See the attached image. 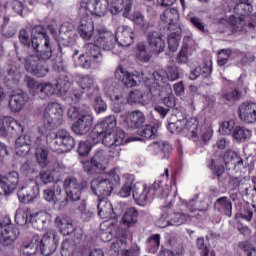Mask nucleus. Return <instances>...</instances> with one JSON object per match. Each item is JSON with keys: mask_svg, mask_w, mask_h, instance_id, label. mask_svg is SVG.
I'll use <instances>...</instances> for the list:
<instances>
[{"mask_svg": "<svg viewBox=\"0 0 256 256\" xmlns=\"http://www.w3.org/2000/svg\"><path fill=\"white\" fill-rule=\"evenodd\" d=\"M114 77L118 81H121L125 87H137L138 83L141 81L139 75L129 73L127 70L123 69V66L116 68Z\"/></svg>", "mask_w": 256, "mask_h": 256, "instance_id": "20", "label": "nucleus"}, {"mask_svg": "<svg viewBox=\"0 0 256 256\" xmlns=\"http://www.w3.org/2000/svg\"><path fill=\"white\" fill-rule=\"evenodd\" d=\"M39 250V234H34L31 239L24 238L18 251L21 256H35Z\"/></svg>", "mask_w": 256, "mask_h": 256, "instance_id": "19", "label": "nucleus"}, {"mask_svg": "<svg viewBox=\"0 0 256 256\" xmlns=\"http://www.w3.org/2000/svg\"><path fill=\"white\" fill-rule=\"evenodd\" d=\"M238 247L239 249H242L247 256H256V249L248 242H240Z\"/></svg>", "mask_w": 256, "mask_h": 256, "instance_id": "63", "label": "nucleus"}, {"mask_svg": "<svg viewBox=\"0 0 256 256\" xmlns=\"http://www.w3.org/2000/svg\"><path fill=\"white\" fill-rule=\"evenodd\" d=\"M21 171L26 177H33V175H37V167L31 162L24 163L21 167Z\"/></svg>", "mask_w": 256, "mask_h": 256, "instance_id": "55", "label": "nucleus"}, {"mask_svg": "<svg viewBox=\"0 0 256 256\" xmlns=\"http://www.w3.org/2000/svg\"><path fill=\"white\" fill-rule=\"evenodd\" d=\"M39 184L37 181L30 179L18 190L17 195L20 203H31L33 199L39 197Z\"/></svg>", "mask_w": 256, "mask_h": 256, "instance_id": "13", "label": "nucleus"}, {"mask_svg": "<svg viewBox=\"0 0 256 256\" xmlns=\"http://www.w3.org/2000/svg\"><path fill=\"white\" fill-rule=\"evenodd\" d=\"M233 54L231 48L221 49L217 53V65L218 67H225L229 63V58Z\"/></svg>", "mask_w": 256, "mask_h": 256, "instance_id": "48", "label": "nucleus"}, {"mask_svg": "<svg viewBox=\"0 0 256 256\" xmlns=\"http://www.w3.org/2000/svg\"><path fill=\"white\" fill-rule=\"evenodd\" d=\"M135 183V178L133 175H128L126 177V181L122 188L119 191V196L120 197H129L131 195V192L133 191V184Z\"/></svg>", "mask_w": 256, "mask_h": 256, "instance_id": "47", "label": "nucleus"}, {"mask_svg": "<svg viewBox=\"0 0 256 256\" xmlns=\"http://www.w3.org/2000/svg\"><path fill=\"white\" fill-rule=\"evenodd\" d=\"M162 217L167 220L168 225H175L176 227H179V225H185L189 219V215L183 212H174L172 214L168 213L162 215Z\"/></svg>", "mask_w": 256, "mask_h": 256, "instance_id": "34", "label": "nucleus"}, {"mask_svg": "<svg viewBox=\"0 0 256 256\" xmlns=\"http://www.w3.org/2000/svg\"><path fill=\"white\" fill-rule=\"evenodd\" d=\"M63 107L59 103H49L42 117V127L38 128L40 134L34 133L19 136L15 141L16 153L21 157L27 155L34 147H40L41 137L47 131H53L63 125Z\"/></svg>", "mask_w": 256, "mask_h": 256, "instance_id": "2", "label": "nucleus"}, {"mask_svg": "<svg viewBox=\"0 0 256 256\" xmlns=\"http://www.w3.org/2000/svg\"><path fill=\"white\" fill-rule=\"evenodd\" d=\"M87 97L89 99H94L93 107H94V111L97 114L105 113V111H107V103H105L103 98L99 96V88H94L93 94H88Z\"/></svg>", "mask_w": 256, "mask_h": 256, "instance_id": "36", "label": "nucleus"}, {"mask_svg": "<svg viewBox=\"0 0 256 256\" xmlns=\"http://www.w3.org/2000/svg\"><path fill=\"white\" fill-rule=\"evenodd\" d=\"M167 129L172 135H185V119L168 123Z\"/></svg>", "mask_w": 256, "mask_h": 256, "instance_id": "45", "label": "nucleus"}, {"mask_svg": "<svg viewBox=\"0 0 256 256\" xmlns=\"http://www.w3.org/2000/svg\"><path fill=\"white\" fill-rule=\"evenodd\" d=\"M49 219H51V216L45 211L30 214V223L32 227L38 231L45 229Z\"/></svg>", "mask_w": 256, "mask_h": 256, "instance_id": "28", "label": "nucleus"}, {"mask_svg": "<svg viewBox=\"0 0 256 256\" xmlns=\"http://www.w3.org/2000/svg\"><path fill=\"white\" fill-rule=\"evenodd\" d=\"M125 131L118 130L115 132H107L102 134L101 142L105 147L109 148L110 157L115 159V157H119L121 153V145L125 143Z\"/></svg>", "mask_w": 256, "mask_h": 256, "instance_id": "8", "label": "nucleus"}, {"mask_svg": "<svg viewBox=\"0 0 256 256\" xmlns=\"http://www.w3.org/2000/svg\"><path fill=\"white\" fill-rule=\"evenodd\" d=\"M113 180L111 179H96L91 183V189L96 197H110L113 193Z\"/></svg>", "mask_w": 256, "mask_h": 256, "instance_id": "18", "label": "nucleus"}, {"mask_svg": "<svg viewBox=\"0 0 256 256\" xmlns=\"http://www.w3.org/2000/svg\"><path fill=\"white\" fill-rule=\"evenodd\" d=\"M236 217L238 219H244V221H248V223H250L253 219V210L249 206H244Z\"/></svg>", "mask_w": 256, "mask_h": 256, "instance_id": "56", "label": "nucleus"}, {"mask_svg": "<svg viewBox=\"0 0 256 256\" xmlns=\"http://www.w3.org/2000/svg\"><path fill=\"white\" fill-rule=\"evenodd\" d=\"M235 130V120L224 121L220 124L219 131L222 135H233Z\"/></svg>", "mask_w": 256, "mask_h": 256, "instance_id": "52", "label": "nucleus"}, {"mask_svg": "<svg viewBox=\"0 0 256 256\" xmlns=\"http://www.w3.org/2000/svg\"><path fill=\"white\" fill-rule=\"evenodd\" d=\"M124 127H129L130 129H140V127H143V124L145 123V114L139 110L133 111L129 119H127V115H121L120 116Z\"/></svg>", "mask_w": 256, "mask_h": 256, "instance_id": "21", "label": "nucleus"}, {"mask_svg": "<svg viewBox=\"0 0 256 256\" xmlns=\"http://www.w3.org/2000/svg\"><path fill=\"white\" fill-rule=\"evenodd\" d=\"M148 45L153 53L159 55L165 51V40L156 31L149 32L147 35Z\"/></svg>", "mask_w": 256, "mask_h": 256, "instance_id": "27", "label": "nucleus"}, {"mask_svg": "<svg viewBox=\"0 0 256 256\" xmlns=\"http://www.w3.org/2000/svg\"><path fill=\"white\" fill-rule=\"evenodd\" d=\"M63 187L66 193V201H81V195L89 187V182L87 180L79 181L75 177H68L65 178Z\"/></svg>", "mask_w": 256, "mask_h": 256, "instance_id": "9", "label": "nucleus"}, {"mask_svg": "<svg viewBox=\"0 0 256 256\" xmlns=\"http://www.w3.org/2000/svg\"><path fill=\"white\" fill-rule=\"evenodd\" d=\"M98 217H101V219H107L111 213H113V205L107 197H98Z\"/></svg>", "mask_w": 256, "mask_h": 256, "instance_id": "35", "label": "nucleus"}, {"mask_svg": "<svg viewBox=\"0 0 256 256\" xmlns=\"http://www.w3.org/2000/svg\"><path fill=\"white\" fill-rule=\"evenodd\" d=\"M59 242L57 241V235L55 232L52 233V238L49 236V232L43 235V237L38 235V249L40 253L44 256L53 255L57 251Z\"/></svg>", "mask_w": 256, "mask_h": 256, "instance_id": "15", "label": "nucleus"}, {"mask_svg": "<svg viewBox=\"0 0 256 256\" xmlns=\"http://www.w3.org/2000/svg\"><path fill=\"white\" fill-rule=\"evenodd\" d=\"M215 207L221 215H225V217H233V203L229 200V197L222 196L216 199Z\"/></svg>", "mask_w": 256, "mask_h": 256, "instance_id": "30", "label": "nucleus"}, {"mask_svg": "<svg viewBox=\"0 0 256 256\" xmlns=\"http://www.w3.org/2000/svg\"><path fill=\"white\" fill-rule=\"evenodd\" d=\"M54 145H56L58 153H69L75 149V138L65 129L58 130L55 134Z\"/></svg>", "mask_w": 256, "mask_h": 256, "instance_id": "12", "label": "nucleus"}, {"mask_svg": "<svg viewBox=\"0 0 256 256\" xmlns=\"http://www.w3.org/2000/svg\"><path fill=\"white\" fill-rule=\"evenodd\" d=\"M101 49H103V48L95 42L94 43H86L84 45L85 54L88 57H91L94 60L103 58V54L101 53Z\"/></svg>", "mask_w": 256, "mask_h": 256, "instance_id": "41", "label": "nucleus"}, {"mask_svg": "<svg viewBox=\"0 0 256 256\" xmlns=\"http://www.w3.org/2000/svg\"><path fill=\"white\" fill-rule=\"evenodd\" d=\"M155 197H159L160 199L169 197V190L163 189L161 181H155L150 186L145 184L141 192L137 189L133 191V199L140 207H145V205H147L149 201H153Z\"/></svg>", "mask_w": 256, "mask_h": 256, "instance_id": "5", "label": "nucleus"}, {"mask_svg": "<svg viewBox=\"0 0 256 256\" xmlns=\"http://www.w3.org/2000/svg\"><path fill=\"white\" fill-rule=\"evenodd\" d=\"M33 149H35L36 161L38 165H40L42 169H45V167L49 165V160H48L49 151H47V149L43 145L42 136L40 137V146L38 147L36 146Z\"/></svg>", "mask_w": 256, "mask_h": 256, "instance_id": "32", "label": "nucleus"}, {"mask_svg": "<svg viewBox=\"0 0 256 256\" xmlns=\"http://www.w3.org/2000/svg\"><path fill=\"white\" fill-rule=\"evenodd\" d=\"M114 37L120 47H131L135 43V32L129 26L118 27Z\"/></svg>", "mask_w": 256, "mask_h": 256, "instance_id": "17", "label": "nucleus"}, {"mask_svg": "<svg viewBox=\"0 0 256 256\" xmlns=\"http://www.w3.org/2000/svg\"><path fill=\"white\" fill-rule=\"evenodd\" d=\"M80 6L85 9L86 13L96 15V17H105L107 14V5L101 3V1L81 2Z\"/></svg>", "mask_w": 256, "mask_h": 256, "instance_id": "24", "label": "nucleus"}, {"mask_svg": "<svg viewBox=\"0 0 256 256\" xmlns=\"http://www.w3.org/2000/svg\"><path fill=\"white\" fill-rule=\"evenodd\" d=\"M136 57L143 63H149L151 61V52L147 50L145 42H140L136 46Z\"/></svg>", "mask_w": 256, "mask_h": 256, "instance_id": "44", "label": "nucleus"}, {"mask_svg": "<svg viewBox=\"0 0 256 256\" xmlns=\"http://www.w3.org/2000/svg\"><path fill=\"white\" fill-rule=\"evenodd\" d=\"M33 37H29L26 29L19 31L18 39L24 47L33 49L34 54L24 58V68L27 73L34 77L43 78L49 74V61L53 57V43L51 37L47 34L45 26H35L32 30Z\"/></svg>", "mask_w": 256, "mask_h": 256, "instance_id": "1", "label": "nucleus"}, {"mask_svg": "<svg viewBox=\"0 0 256 256\" xmlns=\"http://www.w3.org/2000/svg\"><path fill=\"white\" fill-rule=\"evenodd\" d=\"M76 82L80 89H74L71 92L68 91L69 97L74 104L79 103L85 91L92 90V92L88 93V95H93V89H97V87H95V80L93 77H91V75H80Z\"/></svg>", "mask_w": 256, "mask_h": 256, "instance_id": "10", "label": "nucleus"}, {"mask_svg": "<svg viewBox=\"0 0 256 256\" xmlns=\"http://www.w3.org/2000/svg\"><path fill=\"white\" fill-rule=\"evenodd\" d=\"M128 101L130 104L143 103V92L141 90H133L128 94Z\"/></svg>", "mask_w": 256, "mask_h": 256, "instance_id": "60", "label": "nucleus"}, {"mask_svg": "<svg viewBox=\"0 0 256 256\" xmlns=\"http://www.w3.org/2000/svg\"><path fill=\"white\" fill-rule=\"evenodd\" d=\"M110 5V12L112 15L123 12V17H129L132 8L131 0H106Z\"/></svg>", "mask_w": 256, "mask_h": 256, "instance_id": "26", "label": "nucleus"}, {"mask_svg": "<svg viewBox=\"0 0 256 256\" xmlns=\"http://www.w3.org/2000/svg\"><path fill=\"white\" fill-rule=\"evenodd\" d=\"M19 227L17 226H7L1 231L0 234V245L4 247H9L17 241V237L20 235Z\"/></svg>", "mask_w": 256, "mask_h": 256, "instance_id": "23", "label": "nucleus"}, {"mask_svg": "<svg viewBox=\"0 0 256 256\" xmlns=\"http://www.w3.org/2000/svg\"><path fill=\"white\" fill-rule=\"evenodd\" d=\"M109 157L111 156L107 155L105 150H95L91 159L81 161L84 173H87V175H99L101 171L107 169V165H109Z\"/></svg>", "mask_w": 256, "mask_h": 256, "instance_id": "7", "label": "nucleus"}, {"mask_svg": "<svg viewBox=\"0 0 256 256\" xmlns=\"http://www.w3.org/2000/svg\"><path fill=\"white\" fill-rule=\"evenodd\" d=\"M184 135H186V137H191L192 139H197V137H199V118L191 117L188 120H185Z\"/></svg>", "mask_w": 256, "mask_h": 256, "instance_id": "31", "label": "nucleus"}, {"mask_svg": "<svg viewBox=\"0 0 256 256\" xmlns=\"http://www.w3.org/2000/svg\"><path fill=\"white\" fill-rule=\"evenodd\" d=\"M139 219V211L137 208H128L122 216V223L126 227H133Z\"/></svg>", "mask_w": 256, "mask_h": 256, "instance_id": "38", "label": "nucleus"}, {"mask_svg": "<svg viewBox=\"0 0 256 256\" xmlns=\"http://www.w3.org/2000/svg\"><path fill=\"white\" fill-rule=\"evenodd\" d=\"M68 117L69 119H72V121L76 120L71 127L75 135L83 136L91 131V127H93V116L91 115L89 107H71L68 110Z\"/></svg>", "mask_w": 256, "mask_h": 256, "instance_id": "4", "label": "nucleus"}, {"mask_svg": "<svg viewBox=\"0 0 256 256\" xmlns=\"http://www.w3.org/2000/svg\"><path fill=\"white\" fill-rule=\"evenodd\" d=\"M29 101V96L27 93L20 91L19 93H13L10 96L8 107L12 113H19L23 107H25V103Z\"/></svg>", "mask_w": 256, "mask_h": 256, "instance_id": "25", "label": "nucleus"}, {"mask_svg": "<svg viewBox=\"0 0 256 256\" xmlns=\"http://www.w3.org/2000/svg\"><path fill=\"white\" fill-rule=\"evenodd\" d=\"M148 253H157L161 247V234H152L146 240Z\"/></svg>", "mask_w": 256, "mask_h": 256, "instance_id": "42", "label": "nucleus"}, {"mask_svg": "<svg viewBox=\"0 0 256 256\" xmlns=\"http://www.w3.org/2000/svg\"><path fill=\"white\" fill-rule=\"evenodd\" d=\"M232 137L237 143H245L247 139H251V130L245 127L236 126L232 131Z\"/></svg>", "mask_w": 256, "mask_h": 256, "instance_id": "40", "label": "nucleus"}, {"mask_svg": "<svg viewBox=\"0 0 256 256\" xmlns=\"http://www.w3.org/2000/svg\"><path fill=\"white\" fill-rule=\"evenodd\" d=\"M244 155L246 157H253L256 160V143L250 142L244 147Z\"/></svg>", "mask_w": 256, "mask_h": 256, "instance_id": "64", "label": "nucleus"}, {"mask_svg": "<svg viewBox=\"0 0 256 256\" xmlns=\"http://www.w3.org/2000/svg\"><path fill=\"white\" fill-rule=\"evenodd\" d=\"M129 103V97L125 94H120L114 96V104L113 109L115 113H121L123 109H125V105H128Z\"/></svg>", "mask_w": 256, "mask_h": 256, "instance_id": "46", "label": "nucleus"}, {"mask_svg": "<svg viewBox=\"0 0 256 256\" xmlns=\"http://www.w3.org/2000/svg\"><path fill=\"white\" fill-rule=\"evenodd\" d=\"M222 159H223V162L226 167H229L230 163H231V165H233V167H235V165H237L236 163H233V161H235V159H237V153L233 150H227L223 154Z\"/></svg>", "mask_w": 256, "mask_h": 256, "instance_id": "58", "label": "nucleus"}, {"mask_svg": "<svg viewBox=\"0 0 256 256\" xmlns=\"http://www.w3.org/2000/svg\"><path fill=\"white\" fill-rule=\"evenodd\" d=\"M55 224L57 225V227L60 228L62 235H73L74 239H76L77 241H81V239H83V230L75 228V226H73V223L67 222L65 224L61 217H57L55 219Z\"/></svg>", "mask_w": 256, "mask_h": 256, "instance_id": "22", "label": "nucleus"}, {"mask_svg": "<svg viewBox=\"0 0 256 256\" xmlns=\"http://www.w3.org/2000/svg\"><path fill=\"white\" fill-rule=\"evenodd\" d=\"M55 177L51 171H41L38 176H36V183L38 185H49V183H53Z\"/></svg>", "mask_w": 256, "mask_h": 256, "instance_id": "50", "label": "nucleus"}, {"mask_svg": "<svg viewBox=\"0 0 256 256\" xmlns=\"http://www.w3.org/2000/svg\"><path fill=\"white\" fill-rule=\"evenodd\" d=\"M189 22L193 28L197 29V31H200V33H207V30L205 29V23L201 20V18L192 16L189 18Z\"/></svg>", "mask_w": 256, "mask_h": 256, "instance_id": "57", "label": "nucleus"}, {"mask_svg": "<svg viewBox=\"0 0 256 256\" xmlns=\"http://www.w3.org/2000/svg\"><path fill=\"white\" fill-rule=\"evenodd\" d=\"M103 139V132L97 127L96 125L93 127L91 132L88 134L87 142L91 143V145H97L98 143H101Z\"/></svg>", "mask_w": 256, "mask_h": 256, "instance_id": "49", "label": "nucleus"}, {"mask_svg": "<svg viewBox=\"0 0 256 256\" xmlns=\"http://www.w3.org/2000/svg\"><path fill=\"white\" fill-rule=\"evenodd\" d=\"M153 79L156 87H165L169 81H177L179 79V67L167 66L166 70H156L153 73Z\"/></svg>", "mask_w": 256, "mask_h": 256, "instance_id": "11", "label": "nucleus"}, {"mask_svg": "<svg viewBox=\"0 0 256 256\" xmlns=\"http://www.w3.org/2000/svg\"><path fill=\"white\" fill-rule=\"evenodd\" d=\"M94 43L99 45L103 51H113L115 47V35L107 28H99L94 31Z\"/></svg>", "mask_w": 256, "mask_h": 256, "instance_id": "14", "label": "nucleus"}, {"mask_svg": "<svg viewBox=\"0 0 256 256\" xmlns=\"http://www.w3.org/2000/svg\"><path fill=\"white\" fill-rule=\"evenodd\" d=\"M174 251L169 250L167 248H162L161 251L159 252L158 256H177V255H183V245L179 244L178 247Z\"/></svg>", "mask_w": 256, "mask_h": 256, "instance_id": "62", "label": "nucleus"}, {"mask_svg": "<svg viewBox=\"0 0 256 256\" xmlns=\"http://www.w3.org/2000/svg\"><path fill=\"white\" fill-rule=\"evenodd\" d=\"M98 129L105 133H113V129L117 127V118L114 115L106 116L102 121L96 124Z\"/></svg>", "mask_w": 256, "mask_h": 256, "instance_id": "37", "label": "nucleus"}, {"mask_svg": "<svg viewBox=\"0 0 256 256\" xmlns=\"http://www.w3.org/2000/svg\"><path fill=\"white\" fill-rule=\"evenodd\" d=\"M238 117L243 123H256V102L244 101L238 106Z\"/></svg>", "mask_w": 256, "mask_h": 256, "instance_id": "16", "label": "nucleus"}, {"mask_svg": "<svg viewBox=\"0 0 256 256\" xmlns=\"http://www.w3.org/2000/svg\"><path fill=\"white\" fill-rule=\"evenodd\" d=\"M161 21L169 25L168 29L175 27V23L179 21V10L176 8H166L162 15H160Z\"/></svg>", "mask_w": 256, "mask_h": 256, "instance_id": "33", "label": "nucleus"}, {"mask_svg": "<svg viewBox=\"0 0 256 256\" xmlns=\"http://www.w3.org/2000/svg\"><path fill=\"white\" fill-rule=\"evenodd\" d=\"M138 135L145 139H155L157 137V128L152 125H146L144 128L138 130Z\"/></svg>", "mask_w": 256, "mask_h": 256, "instance_id": "51", "label": "nucleus"}, {"mask_svg": "<svg viewBox=\"0 0 256 256\" xmlns=\"http://www.w3.org/2000/svg\"><path fill=\"white\" fill-rule=\"evenodd\" d=\"M78 33L80 37L84 39V41H89V39L93 37V33H95V26L93 25V20L82 18L78 27Z\"/></svg>", "mask_w": 256, "mask_h": 256, "instance_id": "29", "label": "nucleus"}, {"mask_svg": "<svg viewBox=\"0 0 256 256\" xmlns=\"http://www.w3.org/2000/svg\"><path fill=\"white\" fill-rule=\"evenodd\" d=\"M4 125L8 127V131H11V133L15 135H21L23 131H25V128L19 122L18 120H15L13 117L5 116L4 117Z\"/></svg>", "mask_w": 256, "mask_h": 256, "instance_id": "39", "label": "nucleus"}, {"mask_svg": "<svg viewBox=\"0 0 256 256\" xmlns=\"http://www.w3.org/2000/svg\"><path fill=\"white\" fill-rule=\"evenodd\" d=\"M93 60L94 59L92 57L84 53L79 56L78 63H79V66L82 67V69H91Z\"/></svg>", "mask_w": 256, "mask_h": 256, "instance_id": "61", "label": "nucleus"}, {"mask_svg": "<svg viewBox=\"0 0 256 256\" xmlns=\"http://www.w3.org/2000/svg\"><path fill=\"white\" fill-rule=\"evenodd\" d=\"M25 81L30 94L33 95V97H35V95H37V93L39 92V87H41V83L35 81V79L31 76H27Z\"/></svg>", "mask_w": 256, "mask_h": 256, "instance_id": "53", "label": "nucleus"}, {"mask_svg": "<svg viewBox=\"0 0 256 256\" xmlns=\"http://www.w3.org/2000/svg\"><path fill=\"white\" fill-rule=\"evenodd\" d=\"M59 35L64 41H69L75 37V26L69 22H64L59 30Z\"/></svg>", "mask_w": 256, "mask_h": 256, "instance_id": "43", "label": "nucleus"}, {"mask_svg": "<svg viewBox=\"0 0 256 256\" xmlns=\"http://www.w3.org/2000/svg\"><path fill=\"white\" fill-rule=\"evenodd\" d=\"M69 89H71V80H69L67 75H60L54 85L51 83H40L36 95L40 99H48L52 95L63 97L69 93Z\"/></svg>", "mask_w": 256, "mask_h": 256, "instance_id": "6", "label": "nucleus"}, {"mask_svg": "<svg viewBox=\"0 0 256 256\" xmlns=\"http://www.w3.org/2000/svg\"><path fill=\"white\" fill-rule=\"evenodd\" d=\"M234 13H236V15H240V17L231 15L228 18V23L232 27L233 33H247L249 29H255V24H253V22L247 23L245 21V17L253 13L252 0H238V3L234 7Z\"/></svg>", "mask_w": 256, "mask_h": 256, "instance_id": "3", "label": "nucleus"}, {"mask_svg": "<svg viewBox=\"0 0 256 256\" xmlns=\"http://www.w3.org/2000/svg\"><path fill=\"white\" fill-rule=\"evenodd\" d=\"M167 43L168 49L175 53V51L179 47V35L177 34V32H172L168 35Z\"/></svg>", "mask_w": 256, "mask_h": 256, "instance_id": "54", "label": "nucleus"}, {"mask_svg": "<svg viewBox=\"0 0 256 256\" xmlns=\"http://www.w3.org/2000/svg\"><path fill=\"white\" fill-rule=\"evenodd\" d=\"M92 144L88 141L80 142L78 145L77 153L80 157H87L91 153Z\"/></svg>", "mask_w": 256, "mask_h": 256, "instance_id": "59", "label": "nucleus"}]
</instances>
